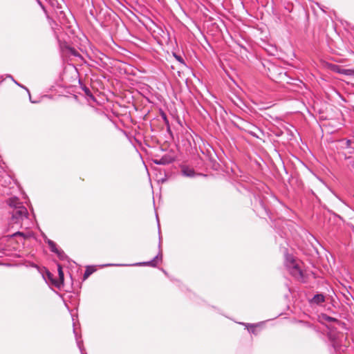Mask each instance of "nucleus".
Here are the masks:
<instances>
[{
    "instance_id": "obj_1",
    "label": "nucleus",
    "mask_w": 354,
    "mask_h": 354,
    "mask_svg": "<svg viewBox=\"0 0 354 354\" xmlns=\"http://www.w3.org/2000/svg\"><path fill=\"white\" fill-rule=\"evenodd\" d=\"M6 203L12 209L10 211L11 217L9 221V225H12V227H13L14 225L21 227L23 221L28 219V212L26 207L22 205L16 196L7 199Z\"/></svg>"
},
{
    "instance_id": "obj_2",
    "label": "nucleus",
    "mask_w": 354,
    "mask_h": 354,
    "mask_svg": "<svg viewBox=\"0 0 354 354\" xmlns=\"http://www.w3.org/2000/svg\"><path fill=\"white\" fill-rule=\"evenodd\" d=\"M261 65L263 68L262 72L266 73L268 77L273 81L292 84L290 81L292 79L288 76L285 68L271 62L269 60H263L261 62Z\"/></svg>"
},
{
    "instance_id": "obj_3",
    "label": "nucleus",
    "mask_w": 354,
    "mask_h": 354,
    "mask_svg": "<svg viewBox=\"0 0 354 354\" xmlns=\"http://www.w3.org/2000/svg\"><path fill=\"white\" fill-rule=\"evenodd\" d=\"M284 264L290 274L298 281L305 282L304 274L297 263L295 258L290 254H286Z\"/></svg>"
},
{
    "instance_id": "obj_4",
    "label": "nucleus",
    "mask_w": 354,
    "mask_h": 354,
    "mask_svg": "<svg viewBox=\"0 0 354 354\" xmlns=\"http://www.w3.org/2000/svg\"><path fill=\"white\" fill-rule=\"evenodd\" d=\"M16 183L6 171H0V196L12 195Z\"/></svg>"
},
{
    "instance_id": "obj_5",
    "label": "nucleus",
    "mask_w": 354,
    "mask_h": 354,
    "mask_svg": "<svg viewBox=\"0 0 354 354\" xmlns=\"http://www.w3.org/2000/svg\"><path fill=\"white\" fill-rule=\"evenodd\" d=\"M159 232V243H158V253L157 255L151 261H143L136 263L133 264H121V263H108L103 265V267L108 266H151L153 268L157 267L158 261H162V252L161 249V236H160V231L158 230Z\"/></svg>"
},
{
    "instance_id": "obj_6",
    "label": "nucleus",
    "mask_w": 354,
    "mask_h": 354,
    "mask_svg": "<svg viewBox=\"0 0 354 354\" xmlns=\"http://www.w3.org/2000/svg\"><path fill=\"white\" fill-rule=\"evenodd\" d=\"M50 4L54 8L59 20H64L66 18L64 11V0H50Z\"/></svg>"
},
{
    "instance_id": "obj_7",
    "label": "nucleus",
    "mask_w": 354,
    "mask_h": 354,
    "mask_svg": "<svg viewBox=\"0 0 354 354\" xmlns=\"http://www.w3.org/2000/svg\"><path fill=\"white\" fill-rule=\"evenodd\" d=\"M174 161V158L169 154H165L160 158L153 159V163L157 165H166L173 162Z\"/></svg>"
},
{
    "instance_id": "obj_8",
    "label": "nucleus",
    "mask_w": 354,
    "mask_h": 354,
    "mask_svg": "<svg viewBox=\"0 0 354 354\" xmlns=\"http://www.w3.org/2000/svg\"><path fill=\"white\" fill-rule=\"evenodd\" d=\"M57 271L59 279L53 281V284L57 288H60L62 286H64V274L62 270V267L59 263L57 264Z\"/></svg>"
},
{
    "instance_id": "obj_9",
    "label": "nucleus",
    "mask_w": 354,
    "mask_h": 354,
    "mask_svg": "<svg viewBox=\"0 0 354 354\" xmlns=\"http://www.w3.org/2000/svg\"><path fill=\"white\" fill-rule=\"evenodd\" d=\"M325 296L322 293H317L308 300V302L310 305H320L325 302Z\"/></svg>"
},
{
    "instance_id": "obj_10",
    "label": "nucleus",
    "mask_w": 354,
    "mask_h": 354,
    "mask_svg": "<svg viewBox=\"0 0 354 354\" xmlns=\"http://www.w3.org/2000/svg\"><path fill=\"white\" fill-rule=\"evenodd\" d=\"M181 174L183 176L189 178H194L198 175H200L199 174H197L193 168L185 165L182 166L181 167Z\"/></svg>"
},
{
    "instance_id": "obj_11",
    "label": "nucleus",
    "mask_w": 354,
    "mask_h": 354,
    "mask_svg": "<svg viewBox=\"0 0 354 354\" xmlns=\"http://www.w3.org/2000/svg\"><path fill=\"white\" fill-rule=\"evenodd\" d=\"M339 142L340 143L341 149L343 151H344L346 149H348L349 147H353L352 143H353L354 142H353L350 139L343 138V139L339 140Z\"/></svg>"
},
{
    "instance_id": "obj_12",
    "label": "nucleus",
    "mask_w": 354,
    "mask_h": 354,
    "mask_svg": "<svg viewBox=\"0 0 354 354\" xmlns=\"http://www.w3.org/2000/svg\"><path fill=\"white\" fill-rule=\"evenodd\" d=\"M73 333H74L75 339H76L77 346L78 348L80 349L81 354H86L85 353V350H84V348L83 346V341L82 339H79V338L77 337V332H76V330L75 328H73Z\"/></svg>"
},
{
    "instance_id": "obj_13",
    "label": "nucleus",
    "mask_w": 354,
    "mask_h": 354,
    "mask_svg": "<svg viewBox=\"0 0 354 354\" xmlns=\"http://www.w3.org/2000/svg\"><path fill=\"white\" fill-rule=\"evenodd\" d=\"M255 200L258 202L259 207L263 211L265 212V214L269 216V210L264 201L259 197L254 196Z\"/></svg>"
},
{
    "instance_id": "obj_14",
    "label": "nucleus",
    "mask_w": 354,
    "mask_h": 354,
    "mask_svg": "<svg viewBox=\"0 0 354 354\" xmlns=\"http://www.w3.org/2000/svg\"><path fill=\"white\" fill-rule=\"evenodd\" d=\"M45 242L48 244V245L49 246L50 250L52 252L55 253L59 250L56 243L54 242L53 241L46 237Z\"/></svg>"
},
{
    "instance_id": "obj_15",
    "label": "nucleus",
    "mask_w": 354,
    "mask_h": 354,
    "mask_svg": "<svg viewBox=\"0 0 354 354\" xmlns=\"http://www.w3.org/2000/svg\"><path fill=\"white\" fill-rule=\"evenodd\" d=\"M240 324L244 325L249 333L256 335V329L255 328L259 325V324H245V323H239Z\"/></svg>"
},
{
    "instance_id": "obj_16",
    "label": "nucleus",
    "mask_w": 354,
    "mask_h": 354,
    "mask_svg": "<svg viewBox=\"0 0 354 354\" xmlns=\"http://www.w3.org/2000/svg\"><path fill=\"white\" fill-rule=\"evenodd\" d=\"M344 159L347 162L348 169L354 174V157H346Z\"/></svg>"
},
{
    "instance_id": "obj_17",
    "label": "nucleus",
    "mask_w": 354,
    "mask_h": 354,
    "mask_svg": "<svg viewBox=\"0 0 354 354\" xmlns=\"http://www.w3.org/2000/svg\"><path fill=\"white\" fill-rule=\"evenodd\" d=\"M95 268L93 266H88L86 268V270L84 271L83 278L84 279H86L91 274H92L95 271Z\"/></svg>"
},
{
    "instance_id": "obj_18",
    "label": "nucleus",
    "mask_w": 354,
    "mask_h": 354,
    "mask_svg": "<svg viewBox=\"0 0 354 354\" xmlns=\"http://www.w3.org/2000/svg\"><path fill=\"white\" fill-rule=\"evenodd\" d=\"M342 155L344 158L346 157L353 156L354 157V147H349L348 149L342 151Z\"/></svg>"
},
{
    "instance_id": "obj_19",
    "label": "nucleus",
    "mask_w": 354,
    "mask_h": 354,
    "mask_svg": "<svg viewBox=\"0 0 354 354\" xmlns=\"http://www.w3.org/2000/svg\"><path fill=\"white\" fill-rule=\"evenodd\" d=\"M55 254H57V257L61 261H64L68 259V256L65 254V252L62 250L59 249L57 252H56Z\"/></svg>"
},
{
    "instance_id": "obj_20",
    "label": "nucleus",
    "mask_w": 354,
    "mask_h": 354,
    "mask_svg": "<svg viewBox=\"0 0 354 354\" xmlns=\"http://www.w3.org/2000/svg\"><path fill=\"white\" fill-rule=\"evenodd\" d=\"M322 317L324 321L328 322H339V320L337 318L330 317L326 314H323Z\"/></svg>"
},
{
    "instance_id": "obj_21",
    "label": "nucleus",
    "mask_w": 354,
    "mask_h": 354,
    "mask_svg": "<svg viewBox=\"0 0 354 354\" xmlns=\"http://www.w3.org/2000/svg\"><path fill=\"white\" fill-rule=\"evenodd\" d=\"M81 88L84 91V92L86 96H88L91 98H93V99L94 98V97L88 87L86 86L85 85H84V86L82 85Z\"/></svg>"
},
{
    "instance_id": "obj_22",
    "label": "nucleus",
    "mask_w": 354,
    "mask_h": 354,
    "mask_svg": "<svg viewBox=\"0 0 354 354\" xmlns=\"http://www.w3.org/2000/svg\"><path fill=\"white\" fill-rule=\"evenodd\" d=\"M174 57L176 58V59L182 65L186 66V64L185 62L184 59L182 57L181 55H178L176 53H174Z\"/></svg>"
},
{
    "instance_id": "obj_23",
    "label": "nucleus",
    "mask_w": 354,
    "mask_h": 354,
    "mask_svg": "<svg viewBox=\"0 0 354 354\" xmlns=\"http://www.w3.org/2000/svg\"><path fill=\"white\" fill-rule=\"evenodd\" d=\"M339 73L347 75H354V68L351 69H343L342 71H339Z\"/></svg>"
},
{
    "instance_id": "obj_24",
    "label": "nucleus",
    "mask_w": 354,
    "mask_h": 354,
    "mask_svg": "<svg viewBox=\"0 0 354 354\" xmlns=\"http://www.w3.org/2000/svg\"><path fill=\"white\" fill-rule=\"evenodd\" d=\"M8 77L11 78L12 80V81L17 85L19 86V87L25 89L27 93H28V95H30V91L28 90V88L27 87H26L25 86L21 84L20 83L17 82L16 80H14V78L12 77V75H8Z\"/></svg>"
},
{
    "instance_id": "obj_25",
    "label": "nucleus",
    "mask_w": 354,
    "mask_h": 354,
    "mask_svg": "<svg viewBox=\"0 0 354 354\" xmlns=\"http://www.w3.org/2000/svg\"><path fill=\"white\" fill-rule=\"evenodd\" d=\"M160 116H161L165 124H168L169 123L168 118L167 116V114L163 111H160Z\"/></svg>"
},
{
    "instance_id": "obj_26",
    "label": "nucleus",
    "mask_w": 354,
    "mask_h": 354,
    "mask_svg": "<svg viewBox=\"0 0 354 354\" xmlns=\"http://www.w3.org/2000/svg\"><path fill=\"white\" fill-rule=\"evenodd\" d=\"M47 276L52 283L57 280L53 278V275L49 271H47Z\"/></svg>"
},
{
    "instance_id": "obj_27",
    "label": "nucleus",
    "mask_w": 354,
    "mask_h": 354,
    "mask_svg": "<svg viewBox=\"0 0 354 354\" xmlns=\"http://www.w3.org/2000/svg\"><path fill=\"white\" fill-rule=\"evenodd\" d=\"M35 1L37 3V4L40 6V8L43 10H45V6H44V3L41 2V0H35Z\"/></svg>"
},
{
    "instance_id": "obj_28",
    "label": "nucleus",
    "mask_w": 354,
    "mask_h": 354,
    "mask_svg": "<svg viewBox=\"0 0 354 354\" xmlns=\"http://www.w3.org/2000/svg\"><path fill=\"white\" fill-rule=\"evenodd\" d=\"M17 235H19V236H24V234L23 232H17L15 233H14L12 236H17Z\"/></svg>"
},
{
    "instance_id": "obj_29",
    "label": "nucleus",
    "mask_w": 354,
    "mask_h": 354,
    "mask_svg": "<svg viewBox=\"0 0 354 354\" xmlns=\"http://www.w3.org/2000/svg\"><path fill=\"white\" fill-rule=\"evenodd\" d=\"M165 125H166V127H167V131L169 133L171 134V128H170V124H169V123L168 124H165Z\"/></svg>"
},
{
    "instance_id": "obj_30",
    "label": "nucleus",
    "mask_w": 354,
    "mask_h": 354,
    "mask_svg": "<svg viewBox=\"0 0 354 354\" xmlns=\"http://www.w3.org/2000/svg\"><path fill=\"white\" fill-rule=\"evenodd\" d=\"M29 95V100H30V102H31V103H34V104H35V103H37V101H35V100H32V97H31L30 94V95Z\"/></svg>"
},
{
    "instance_id": "obj_31",
    "label": "nucleus",
    "mask_w": 354,
    "mask_h": 354,
    "mask_svg": "<svg viewBox=\"0 0 354 354\" xmlns=\"http://www.w3.org/2000/svg\"><path fill=\"white\" fill-rule=\"evenodd\" d=\"M161 270L163 272V273L165 274V275H167V272L164 270V269H161Z\"/></svg>"
},
{
    "instance_id": "obj_32",
    "label": "nucleus",
    "mask_w": 354,
    "mask_h": 354,
    "mask_svg": "<svg viewBox=\"0 0 354 354\" xmlns=\"http://www.w3.org/2000/svg\"><path fill=\"white\" fill-rule=\"evenodd\" d=\"M286 288H288V291L290 292V289L289 286H288V284H286Z\"/></svg>"
},
{
    "instance_id": "obj_33",
    "label": "nucleus",
    "mask_w": 354,
    "mask_h": 354,
    "mask_svg": "<svg viewBox=\"0 0 354 354\" xmlns=\"http://www.w3.org/2000/svg\"><path fill=\"white\" fill-rule=\"evenodd\" d=\"M252 135L253 136H254V137L258 138L255 134L252 133Z\"/></svg>"
},
{
    "instance_id": "obj_34",
    "label": "nucleus",
    "mask_w": 354,
    "mask_h": 354,
    "mask_svg": "<svg viewBox=\"0 0 354 354\" xmlns=\"http://www.w3.org/2000/svg\"><path fill=\"white\" fill-rule=\"evenodd\" d=\"M1 251H2V248H1V246H0V252H1Z\"/></svg>"
}]
</instances>
